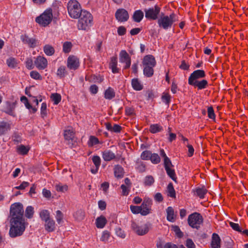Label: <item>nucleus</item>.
<instances>
[{"mask_svg":"<svg viewBox=\"0 0 248 248\" xmlns=\"http://www.w3.org/2000/svg\"><path fill=\"white\" fill-rule=\"evenodd\" d=\"M110 236V233L107 231H105L102 233L100 240L104 243H107L108 242Z\"/></svg>","mask_w":248,"mask_h":248,"instance_id":"50","label":"nucleus"},{"mask_svg":"<svg viewBox=\"0 0 248 248\" xmlns=\"http://www.w3.org/2000/svg\"><path fill=\"white\" fill-rule=\"evenodd\" d=\"M100 143V141L97 138L93 136H91L88 141V145L90 146H93L95 145Z\"/></svg>","mask_w":248,"mask_h":248,"instance_id":"44","label":"nucleus"},{"mask_svg":"<svg viewBox=\"0 0 248 248\" xmlns=\"http://www.w3.org/2000/svg\"><path fill=\"white\" fill-rule=\"evenodd\" d=\"M187 221L190 227L198 229L203 222V217L200 213L195 212L188 216Z\"/></svg>","mask_w":248,"mask_h":248,"instance_id":"8","label":"nucleus"},{"mask_svg":"<svg viewBox=\"0 0 248 248\" xmlns=\"http://www.w3.org/2000/svg\"><path fill=\"white\" fill-rule=\"evenodd\" d=\"M39 216L41 220L44 222L51 218L50 213L47 210H41L40 212Z\"/></svg>","mask_w":248,"mask_h":248,"instance_id":"30","label":"nucleus"},{"mask_svg":"<svg viewBox=\"0 0 248 248\" xmlns=\"http://www.w3.org/2000/svg\"><path fill=\"white\" fill-rule=\"evenodd\" d=\"M142 64L143 66L155 67L156 65L155 57L152 55H146L143 59Z\"/></svg>","mask_w":248,"mask_h":248,"instance_id":"17","label":"nucleus"},{"mask_svg":"<svg viewBox=\"0 0 248 248\" xmlns=\"http://www.w3.org/2000/svg\"><path fill=\"white\" fill-rule=\"evenodd\" d=\"M194 195L199 197L201 199H203L205 195L207 192V190L205 187L202 186V187H198L193 190Z\"/></svg>","mask_w":248,"mask_h":248,"instance_id":"24","label":"nucleus"},{"mask_svg":"<svg viewBox=\"0 0 248 248\" xmlns=\"http://www.w3.org/2000/svg\"><path fill=\"white\" fill-rule=\"evenodd\" d=\"M92 160L96 168H99L101 164L100 157L98 155H94L92 157Z\"/></svg>","mask_w":248,"mask_h":248,"instance_id":"54","label":"nucleus"},{"mask_svg":"<svg viewBox=\"0 0 248 248\" xmlns=\"http://www.w3.org/2000/svg\"><path fill=\"white\" fill-rule=\"evenodd\" d=\"M120 62L122 63H124L125 64L124 69H128L131 65V58L127 52L124 50H121L120 53Z\"/></svg>","mask_w":248,"mask_h":248,"instance_id":"14","label":"nucleus"},{"mask_svg":"<svg viewBox=\"0 0 248 248\" xmlns=\"http://www.w3.org/2000/svg\"><path fill=\"white\" fill-rule=\"evenodd\" d=\"M126 29L124 26H121L118 28L117 32L119 35H124L126 33Z\"/></svg>","mask_w":248,"mask_h":248,"instance_id":"60","label":"nucleus"},{"mask_svg":"<svg viewBox=\"0 0 248 248\" xmlns=\"http://www.w3.org/2000/svg\"><path fill=\"white\" fill-rule=\"evenodd\" d=\"M137 168L140 172H142L145 170V165L143 162H140L138 163Z\"/></svg>","mask_w":248,"mask_h":248,"instance_id":"64","label":"nucleus"},{"mask_svg":"<svg viewBox=\"0 0 248 248\" xmlns=\"http://www.w3.org/2000/svg\"><path fill=\"white\" fill-rule=\"evenodd\" d=\"M31 77L35 80H42V77L41 75L36 71H32L30 72Z\"/></svg>","mask_w":248,"mask_h":248,"instance_id":"51","label":"nucleus"},{"mask_svg":"<svg viewBox=\"0 0 248 248\" xmlns=\"http://www.w3.org/2000/svg\"><path fill=\"white\" fill-rule=\"evenodd\" d=\"M29 151V148L23 145H20L17 147V152L20 155H26Z\"/></svg>","mask_w":248,"mask_h":248,"instance_id":"38","label":"nucleus"},{"mask_svg":"<svg viewBox=\"0 0 248 248\" xmlns=\"http://www.w3.org/2000/svg\"><path fill=\"white\" fill-rule=\"evenodd\" d=\"M152 205V200L148 198H145L140 206L142 213L141 215L145 216L151 213V206Z\"/></svg>","mask_w":248,"mask_h":248,"instance_id":"9","label":"nucleus"},{"mask_svg":"<svg viewBox=\"0 0 248 248\" xmlns=\"http://www.w3.org/2000/svg\"><path fill=\"white\" fill-rule=\"evenodd\" d=\"M145 16L148 20H155L161 16V7L158 5L144 9Z\"/></svg>","mask_w":248,"mask_h":248,"instance_id":"7","label":"nucleus"},{"mask_svg":"<svg viewBox=\"0 0 248 248\" xmlns=\"http://www.w3.org/2000/svg\"><path fill=\"white\" fill-rule=\"evenodd\" d=\"M172 228L176 235L179 238H181L183 236V233L180 230L179 227L177 226H172Z\"/></svg>","mask_w":248,"mask_h":248,"instance_id":"56","label":"nucleus"},{"mask_svg":"<svg viewBox=\"0 0 248 248\" xmlns=\"http://www.w3.org/2000/svg\"><path fill=\"white\" fill-rule=\"evenodd\" d=\"M114 173L115 177L122 178L124 175V169L120 165H115L114 168Z\"/></svg>","mask_w":248,"mask_h":248,"instance_id":"28","label":"nucleus"},{"mask_svg":"<svg viewBox=\"0 0 248 248\" xmlns=\"http://www.w3.org/2000/svg\"><path fill=\"white\" fill-rule=\"evenodd\" d=\"M55 188L58 192H64L68 190V186L66 185L58 184L55 185Z\"/></svg>","mask_w":248,"mask_h":248,"instance_id":"45","label":"nucleus"},{"mask_svg":"<svg viewBox=\"0 0 248 248\" xmlns=\"http://www.w3.org/2000/svg\"><path fill=\"white\" fill-rule=\"evenodd\" d=\"M73 216L76 220L81 221L84 217V212L81 209L78 210L74 214Z\"/></svg>","mask_w":248,"mask_h":248,"instance_id":"35","label":"nucleus"},{"mask_svg":"<svg viewBox=\"0 0 248 248\" xmlns=\"http://www.w3.org/2000/svg\"><path fill=\"white\" fill-rule=\"evenodd\" d=\"M151 154L152 152L150 151H144L141 154V158L145 160H150Z\"/></svg>","mask_w":248,"mask_h":248,"instance_id":"52","label":"nucleus"},{"mask_svg":"<svg viewBox=\"0 0 248 248\" xmlns=\"http://www.w3.org/2000/svg\"><path fill=\"white\" fill-rule=\"evenodd\" d=\"M150 160L153 164H156L160 162V158L158 154L155 153H152Z\"/></svg>","mask_w":248,"mask_h":248,"instance_id":"46","label":"nucleus"},{"mask_svg":"<svg viewBox=\"0 0 248 248\" xmlns=\"http://www.w3.org/2000/svg\"><path fill=\"white\" fill-rule=\"evenodd\" d=\"M221 239L219 235L214 233L212 236L211 247L212 248H220Z\"/></svg>","mask_w":248,"mask_h":248,"instance_id":"20","label":"nucleus"},{"mask_svg":"<svg viewBox=\"0 0 248 248\" xmlns=\"http://www.w3.org/2000/svg\"><path fill=\"white\" fill-rule=\"evenodd\" d=\"M10 227L9 235L12 238H15L22 235L26 228L25 219H10Z\"/></svg>","mask_w":248,"mask_h":248,"instance_id":"1","label":"nucleus"},{"mask_svg":"<svg viewBox=\"0 0 248 248\" xmlns=\"http://www.w3.org/2000/svg\"><path fill=\"white\" fill-rule=\"evenodd\" d=\"M107 222V221L105 217L103 216H101L96 219V226L98 228L102 229L105 227Z\"/></svg>","mask_w":248,"mask_h":248,"instance_id":"26","label":"nucleus"},{"mask_svg":"<svg viewBox=\"0 0 248 248\" xmlns=\"http://www.w3.org/2000/svg\"><path fill=\"white\" fill-rule=\"evenodd\" d=\"M116 19L121 22H124L128 20L129 15L127 11L124 9H118L115 14Z\"/></svg>","mask_w":248,"mask_h":248,"instance_id":"12","label":"nucleus"},{"mask_svg":"<svg viewBox=\"0 0 248 248\" xmlns=\"http://www.w3.org/2000/svg\"><path fill=\"white\" fill-rule=\"evenodd\" d=\"M163 127L159 124H153L150 126L149 130L152 133H156L163 130Z\"/></svg>","mask_w":248,"mask_h":248,"instance_id":"32","label":"nucleus"},{"mask_svg":"<svg viewBox=\"0 0 248 248\" xmlns=\"http://www.w3.org/2000/svg\"><path fill=\"white\" fill-rule=\"evenodd\" d=\"M117 58L116 57H112L111 58L110 62L109 64V67L111 69L113 73H118L119 72V69L117 68Z\"/></svg>","mask_w":248,"mask_h":248,"instance_id":"23","label":"nucleus"},{"mask_svg":"<svg viewBox=\"0 0 248 248\" xmlns=\"http://www.w3.org/2000/svg\"><path fill=\"white\" fill-rule=\"evenodd\" d=\"M131 85L136 91H140L143 89V85L138 78H133L131 81Z\"/></svg>","mask_w":248,"mask_h":248,"instance_id":"29","label":"nucleus"},{"mask_svg":"<svg viewBox=\"0 0 248 248\" xmlns=\"http://www.w3.org/2000/svg\"><path fill=\"white\" fill-rule=\"evenodd\" d=\"M20 39L24 44L28 45L31 48L35 47L39 44V41L37 40L32 37H30L26 34L21 35Z\"/></svg>","mask_w":248,"mask_h":248,"instance_id":"11","label":"nucleus"},{"mask_svg":"<svg viewBox=\"0 0 248 248\" xmlns=\"http://www.w3.org/2000/svg\"><path fill=\"white\" fill-rule=\"evenodd\" d=\"M50 97L55 105L58 104L61 100V95L57 93H52Z\"/></svg>","mask_w":248,"mask_h":248,"instance_id":"43","label":"nucleus"},{"mask_svg":"<svg viewBox=\"0 0 248 248\" xmlns=\"http://www.w3.org/2000/svg\"><path fill=\"white\" fill-rule=\"evenodd\" d=\"M45 229L47 232H53L56 229V224L55 221L50 218L45 222Z\"/></svg>","mask_w":248,"mask_h":248,"instance_id":"19","label":"nucleus"},{"mask_svg":"<svg viewBox=\"0 0 248 248\" xmlns=\"http://www.w3.org/2000/svg\"><path fill=\"white\" fill-rule=\"evenodd\" d=\"M78 18V27L79 30H88L93 25V16L87 11H83Z\"/></svg>","mask_w":248,"mask_h":248,"instance_id":"3","label":"nucleus"},{"mask_svg":"<svg viewBox=\"0 0 248 248\" xmlns=\"http://www.w3.org/2000/svg\"><path fill=\"white\" fill-rule=\"evenodd\" d=\"M6 63L9 67L12 68H15L17 64L16 60L13 57H10L7 59L6 60Z\"/></svg>","mask_w":248,"mask_h":248,"instance_id":"37","label":"nucleus"},{"mask_svg":"<svg viewBox=\"0 0 248 248\" xmlns=\"http://www.w3.org/2000/svg\"><path fill=\"white\" fill-rule=\"evenodd\" d=\"M63 51L67 53H69L72 48V44L70 42H65L63 44Z\"/></svg>","mask_w":248,"mask_h":248,"instance_id":"48","label":"nucleus"},{"mask_svg":"<svg viewBox=\"0 0 248 248\" xmlns=\"http://www.w3.org/2000/svg\"><path fill=\"white\" fill-rule=\"evenodd\" d=\"M74 135L73 132L70 129L64 131V137L66 140H73L74 138Z\"/></svg>","mask_w":248,"mask_h":248,"instance_id":"47","label":"nucleus"},{"mask_svg":"<svg viewBox=\"0 0 248 248\" xmlns=\"http://www.w3.org/2000/svg\"><path fill=\"white\" fill-rule=\"evenodd\" d=\"M43 49L45 53L47 56H52L55 53L54 47L50 45H46Z\"/></svg>","mask_w":248,"mask_h":248,"instance_id":"34","label":"nucleus"},{"mask_svg":"<svg viewBox=\"0 0 248 248\" xmlns=\"http://www.w3.org/2000/svg\"><path fill=\"white\" fill-rule=\"evenodd\" d=\"M164 164L165 169L167 168H170L171 167L173 166L171 161L168 157H166L165 158H164Z\"/></svg>","mask_w":248,"mask_h":248,"instance_id":"62","label":"nucleus"},{"mask_svg":"<svg viewBox=\"0 0 248 248\" xmlns=\"http://www.w3.org/2000/svg\"><path fill=\"white\" fill-rule=\"evenodd\" d=\"M89 91L92 94H95L98 91V87L95 84L92 85L90 87Z\"/></svg>","mask_w":248,"mask_h":248,"instance_id":"61","label":"nucleus"},{"mask_svg":"<svg viewBox=\"0 0 248 248\" xmlns=\"http://www.w3.org/2000/svg\"><path fill=\"white\" fill-rule=\"evenodd\" d=\"M57 222L58 224H60L62 223L63 218V215L62 213V212L60 210H57L56 211V214L55 216Z\"/></svg>","mask_w":248,"mask_h":248,"instance_id":"53","label":"nucleus"},{"mask_svg":"<svg viewBox=\"0 0 248 248\" xmlns=\"http://www.w3.org/2000/svg\"><path fill=\"white\" fill-rule=\"evenodd\" d=\"M230 226L235 231H237L238 232H241L242 229L240 228L239 224L238 223H233L232 222H230Z\"/></svg>","mask_w":248,"mask_h":248,"instance_id":"59","label":"nucleus"},{"mask_svg":"<svg viewBox=\"0 0 248 248\" xmlns=\"http://www.w3.org/2000/svg\"><path fill=\"white\" fill-rule=\"evenodd\" d=\"M23 213V206L21 203L16 202L11 205L10 211V219H24Z\"/></svg>","mask_w":248,"mask_h":248,"instance_id":"6","label":"nucleus"},{"mask_svg":"<svg viewBox=\"0 0 248 248\" xmlns=\"http://www.w3.org/2000/svg\"><path fill=\"white\" fill-rule=\"evenodd\" d=\"M58 11L57 8L53 7L47 9L45 10L40 16H37L35 19V21L43 27H46L51 22L53 15L55 16L58 15Z\"/></svg>","mask_w":248,"mask_h":248,"instance_id":"2","label":"nucleus"},{"mask_svg":"<svg viewBox=\"0 0 248 248\" xmlns=\"http://www.w3.org/2000/svg\"><path fill=\"white\" fill-rule=\"evenodd\" d=\"M102 158L105 161H110L116 158L115 154L110 150H105L102 153Z\"/></svg>","mask_w":248,"mask_h":248,"instance_id":"18","label":"nucleus"},{"mask_svg":"<svg viewBox=\"0 0 248 248\" xmlns=\"http://www.w3.org/2000/svg\"><path fill=\"white\" fill-rule=\"evenodd\" d=\"M154 178L151 175H148L144 178V184L146 186H151L154 183Z\"/></svg>","mask_w":248,"mask_h":248,"instance_id":"41","label":"nucleus"},{"mask_svg":"<svg viewBox=\"0 0 248 248\" xmlns=\"http://www.w3.org/2000/svg\"><path fill=\"white\" fill-rule=\"evenodd\" d=\"M34 214V208L31 206H28L25 210V216L28 218L32 217Z\"/></svg>","mask_w":248,"mask_h":248,"instance_id":"42","label":"nucleus"},{"mask_svg":"<svg viewBox=\"0 0 248 248\" xmlns=\"http://www.w3.org/2000/svg\"><path fill=\"white\" fill-rule=\"evenodd\" d=\"M176 21V15L172 13L170 16L165 15L163 13H161V16L158 19L157 22L158 27L165 30L170 29L174 22Z\"/></svg>","mask_w":248,"mask_h":248,"instance_id":"4","label":"nucleus"},{"mask_svg":"<svg viewBox=\"0 0 248 248\" xmlns=\"http://www.w3.org/2000/svg\"><path fill=\"white\" fill-rule=\"evenodd\" d=\"M144 13L140 10H136L133 15V19L136 22H140L143 18Z\"/></svg>","mask_w":248,"mask_h":248,"instance_id":"27","label":"nucleus"},{"mask_svg":"<svg viewBox=\"0 0 248 248\" xmlns=\"http://www.w3.org/2000/svg\"><path fill=\"white\" fill-rule=\"evenodd\" d=\"M47 106L46 103H43L41 108V115L42 118H44L47 115Z\"/></svg>","mask_w":248,"mask_h":248,"instance_id":"55","label":"nucleus"},{"mask_svg":"<svg viewBox=\"0 0 248 248\" xmlns=\"http://www.w3.org/2000/svg\"><path fill=\"white\" fill-rule=\"evenodd\" d=\"M115 232L118 236L122 238H124L125 237V234L124 233V232L119 227L115 229Z\"/></svg>","mask_w":248,"mask_h":248,"instance_id":"57","label":"nucleus"},{"mask_svg":"<svg viewBox=\"0 0 248 248\" xmlns=\"http://www.w3.org/2000/svg\"><path fill=\"white\" fill-rule=\"evenodd\" d=\"M186 245L187 248H196V246L192 240L189 238L186 240Z\"/></svg>","mask_w":248,"mask_h":248,"instance_id":"63","label":"nucleus"},{"mask_svg":"<svg viewBox=\"0 0 248 248\" xmlns=\"http://www.w3.org/2000/svg\"><path fill=\"white\" fill-rule=\"evenodd\" d=\"M67 10L70 16L77 19L83 10L79 3L76 0H70L67 3Z\"/></svg>","mask_w":248,"mask_h":248,"instance_id":"5","label":"nucleus"},{"mask_svg":"<svg viewBox=\"0 0 248 248\" xmlns=\"http://www.w3.org/2000/svg\"><path fill=\"white\" fill-rule=\"evenodd\" d=\"M67 66L70 70L77 69L79 66V59L75 56H69L67 59Z\"/></svg>","mask_w":248,"mask_h":248,"instance_id":"13","label":"nucleus"},{"mask_svg":"<svg viewBox=\"0 0 248 248\" xmlns=\"http://www.w3.org/2000/svg\"><path fill=\"white\" fill-rule=\"evenodd\" d=\"M34 64L38 70H44L47 66L48 62L46 59L44 57L39 56L34 61Z\"/></svg>","mask_w":248,"mask_h":248,"instance_id":"16","label":"nucleus"},{"mask_svg":"<svg viewBox=\"0 0 248 248\" xmlns=\"http://www.w3.org/2000/svg\"><path fill=\"white\" fill-rule=\"evenodd\" d=\"M10 129V124L5 121L0 122V136L6 134Z\"/></svg>","mask_w":248,"mask_h":248,"instance_id":"21","label":"nucleus"},{"mask_svg":"<svg viewBox=\"0 0 248 248\" xmlns=\"http://www.w3.org/2000/svg\"><path fill=\"white\" fill-rule=\"evenodd\" d=\"M115 95V93L114 90L112 88L109 87L105 92L104 97L107 99L110 100L114 97Z\"/></svg>","mask_w":248,"mask_h":248,"instance_id":"31","label":"nucleus"},{"mask_svg":"<svg viewBox=\"0 0 248 248\" xmlns=\"http://www.w3.org/2000/svg\"><path fill=\"white\" fill-rule=\"evenodd\" d=\"M167 174L174 181L176 182L177 177L175 175V171L170 168H167L165 169Z\"/></svg>","mask_w":248,"mask_h":248,"instance_id":"39","label":"nucleus"},{"mask_svg":"<svg viewBox=\"0 0 248 248\" xmlns=\"http://www.w3.org/2000/svg\"><path fill=\"white\" fill-rule=\"evenodd\" d=\"M130 209L133 214H140L141 215L142 211L140 206H135L131 205L130 206Z\"/></svg>","mask_w":248,"mask_h":248,"instance_id":"49","label":"nucleus"},{"mask_svg":"<svg viewBox=\"0 0 248 248\" xmlns=\"http://www.w3.org/2000/svg\"><path fill=\"white\" fill-rule=\"evenodd\" d=\"M206 75L202 70H197L192 73L188 78V83L189 84L197 81L199 79L204 78Z\"/></svg>","mask_w":248,"mask_h":248,"instance_id":"10","label":"nucleus"},{"mask_svg":"<svg viewBox=\"0 0 248 248\" xmlns=\"http://www.w3.org/2000/svg\"><path fill=\"white\" fill-rule=\"evenodd\" d=\"M167 219L169 221L174 222L176 219V215L174 214V209L172 207L169 206L166 209Z\"/></svg>","mask_w":248,"mask_h":248,"instance_id":"25","label":"nucleus"},{"mask_svg":"<svg viewBox=\"0 0 248 248\" xmlns=\"http://www.w3.org/2000/svg\"><path fill=\"white\" fill-rule=\"evenodd\" d=\"M168 195L171 198L175 197V191L172 183H170L167 186Z\"/></svg>","mask_w":248,"mask_h":248,"instance_id":"40","label":"nucleus"},{"mask_svg":"<svg viewBox=\"0 0 248 248\" xmlns=\"http://www.w3.org/2000/svg\"><path fill=\"white\" fill-rule=\"evenodd\" d=\"M154 67L152 66H143V74L147 77H151L154 73Z\"/></svg>","mask_w":248,"mask_h":248,"instance_id":"33","label":"nucleus"},{"mask_svg":"<svg viewBox=\"0 0 248 248\" xmlns=\"http://www.w3.org/2000/svg\"><path fill=\"white\" fill-rule=\"evenodd\" d=\"M67 74L66 68L64 66H61L57 70V75L60 78H64Z\"/></svg>","mask_w":248,"mask_h":248,"instance_id":"36","label":"nucleus"},{"mask_svg":"<svg viewBox=\"0 0 248 248\" xmlns=\"http://www.w3.org/2000/svg\"><path fill=\"white\" fill-rule=\"evenodd\" d=\"M131 228L139 235H143L149 232V228L147 225L139 226L135 222H132Z\"/></svg>","mask_w":248,"mask_h":248,"instance_id":"15","label":"nucleus"},{"mask_svg":"<svg viewBox=\"0 0 248 248\" xmlns=\"http://www.w3.org/2000/svg\"><path fill=\"white\" fill-rule=\"evenodd\" d=\"M208 116L209 118L214 119L215 118V114L214 110L212 107H209L207 109Z\"/></svg>","mask_w":248,"mask_h":248,"instance_id":"58","label":"nucleus"},{"mask_svg":"<svg viewBox=\"0 0 248 248\" xmlns=\"http://www.w3.org/2000/svg\"><path fill=\"white\" fill-rule=\"evenodd\" d=\"M195 87H197L198 90L205 89L208 86V81L205 79L198 80L190 84Z\"/></svg>","mask_w":248,"mask_h":248,"instance_id":"22","label":"nucleus"}]
</instances>
